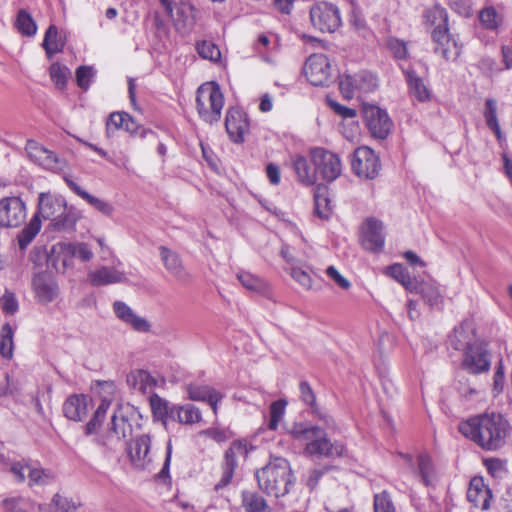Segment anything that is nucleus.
<instances>
[{
    "instance_id": "1",
    "label": "nucleus",
    "mask_w": 512,
    "mask_h": 512,
    "mask_svg": "<svg viewBox=\"0 0 512 512\" xmlns=\"http://www.w3.org/2000/svg\"><path fill=\"white\" fill-rule=\"evenodd\" d=\"M459 432L487 451L502 448L510 433L509 421L498 412H485L459 424Z\"/></svg>"
},
{
    "instance_id": "2",
    "label": "nucleus",
    "mask_w": 512,
    "mask_h": 512,
    "mask_svg": "<svg viewBox=\"0 0 512 512\" xmlns=\"http://www.w3.org/2000/svg\"><path fill=\"white\" fill-rule=\"evenodd\" d=\"M292 437L304 441L305 452L310 456L338 458L344 456L345 445L340 441H332L325 429L307 422L294 423L290 429Z\"/></svg>"
},
{
    "instance_id": "3",
    "label": "nucleus",
    "mask_w": 512,
    "mask_h": 512,
    "mask_svg": "<svg viewBox=\"0 0 512 512\" xmlns=\"http://www.w3.org/2000/svg\"><path fill=\"white\" fill-rule=\"evenodd\" d=\"M259 488L268 496L280 498L287 495L294 485L289 462L277 457L256 472Z\"/></svg>"
},
{
    "instance_id": "4",
    "label": "nucleus",
    "mask_w": 512,
    "mask_h": 512,
    "mask_svg": "<svg viewBox=\"0 0 512 512\" xmlns=\"http://www.w3.org/2000/svg\"><path fill=\"white\" fill-rule=\"evenodd\" d=\"M425 24L433 27L432 39L435 53L445 60L456 59L461 53L457 42L448 33V14L440 5H434L424 13Z\"/></svg>"
},
{
    "instance_id": "5",
    "label": "nucleus",
    "mask_w": 512,
    "mask_h": 512,
    "mask_svg": "<svg viewBox=\"0 0 512 512\" xmlns=\"http://www.w3.org/2000/svg\"><path fill=\"white\" fill-rule=\"evenodd\" d=\"M136 412L132 407H120L111 417V422L106 431L98 434L93 439L94 443L104 449V452H115L123 443V440L132 435Z\"/></svg>"
},
{
    "instance_id": "6",
    "label": "nucleus",
    "mask_w": 512,
    "mask_h": 512,
    "mask_svg": "<svg viewBox=\"0 0 512 512\" xmlns=\"http://www.w3.org/2000/svg\"><path fill=\"white\" fill-rule=\"evenodd\" d=\"M94 253L87 243L83 242H59L52 246L47 263L57 272L64 273L73 265V259L78 258L83 262L90 261Z\"/></svg>"
},
{
    "instance_id": "7",
    "label": "nucleus",
    "mask_w": 512,
    "mask_h": 512,
    "mask_svg": "<svg viewBox=\"0 0 512 512\" xmlns=\"http://www.w3.org/2000/svg\"><path fill=\"white\" fill-rule=\"evenodd\" d=\"M223 105L224 97L218 84H203L197 89L196 109L206 123L220 120Z\"/></svg>"
},
{
    "instance_id": "8",
    "label": "nucleus",
    "mask_w": 512,
    "mask_h": 512,
    "mask_svg": "<svg viewBox=\"0 0 512 512\" xmlns=\"http://www.w3.org/2000/svg\"><path fill=\"white\" fill-rule=\"evenodd\" d=\"M254 449L255 447L246 439L234 440L231 443L230 447L225 451L222 475L219 482L214 486L215 491H219L230 484L239 462L241 460L245 461L249 453Z\"/></svg>"
},
{
    "instance_id": "9",
    "label": "nucleus",
    "mask_w": 512,
    "mask_h": 512,
    "mask_svg": "<svg viewBox=\"0 0 512 512\" xmlns=\"http://www.w3.org/2000/svg\"><path fill=\"white\" fill-rule=\"evenodd\" d=\"M310 21L322 33H333L342 24L339 8L326 1L316 2L311 6Z\"/></svg>"
},
{
    "instance_id": "10",
    "label": "nucleus",
    "mask_w": 512,
    "mask_h": 512,
    "mask_svg": "<svg viewBox=\"0 0 512 512\" xmlns=\"http://www.w3.org/2000/svg\"><path fill=\"white\" fill-rule=\"evenodd\" d=\"M492 355L487 343L475 340L463 353L461 366L468 373L479 375L487 373L491 367Z\"/></svg>"
},
{
    "instance_id": "11",
    "label": "nucleus",
    "mask_w": 512,
    "mask_h": 512,
    "mask_svg": "<svg viewBox=\"0 0 512 512\" xmlns=\"http://www.w3.org/2000/svg\"><path fill=\"white\" fill-rule=\"evenodd\" d=\"M310 156L312 164L323 180L333 182L341 175L342 164L337 154L324 148H313Z\"/></svg>"
},
{
    "instance_id": "12",
    "label": "nucleus",
    "mask_w": 512,
    "mask_h": 512,
    "mask_svg": "<svg viewBox=\"0 0 512 512\" xmlns=\"http://www.w3.org/2000/svg\"><path fill=\"white\" fill-rule=\"evenodd\" d=\"M339 87L346 99L354 97L355 92L369 93L378 87L377 77L366 70L359 71L354 75L345 74L341 77Z\"/></svg>"
},
{
    "instance_id": "13",
    "label": "nucleus",
    "mask_w": 512,
    "mask_h": 512,
    "mask_svg": "<svg viewBox=\"0 0 512 512\" xmlns=\"http://www.w3.org/2000/svg\"><path fill=\"white\" fill-rule=\"evenodd\" d=\"M351 166L358 177L365 179L376 178L381 169L379 157L366 146L359 147L354 151Z\"/></svg>"
},
{
    "instance_id": "14",
    "label": "nucleus",
    "mask_w": 512,
    "mask_h": 512,
    "mask_svg": "<svg viewBox=\"0 0 512 512\" xmlns=\"http://www.w3.org/2000/svg\"><path fill=\"white\" fill-rule=\"evenodd\" d=\"M304 75L314 86H329L332 82L331 64L324 54H312L306 60Z\"/></svg>"
},
{
    "instance_id": "15",
    "label": "nucleus",
    "mask_w": 512,
    "mask_h": 512,
    "mask_svg": "<svg viewBox=\"0 0 512 512\" xmlns=\"http://www.w3.org/2000/svg\"><path fill=\"white\" fill-rule=\"evenodd\" d=\"M27 217L25 202L17 196L5 197L0 200V226L3 228H17Z\"/></svg>"
},
{
    "instance_id": "16",
    "label": "nucleus",
    "mask_w": 512,
    "mask_h": 512,
    "mask_svg": "<svg viewBox=\"0 0 512 512\" xmlns=\"http://www.w3.org/2000/svg\"><path fill=\"white\" fill-rule=\"evenodd\" d=\"M363 118L371 135L377 139H386L390 133L392 121L387 112L375 105L363 107Z\"/></svg>"
},
{
    "instance_id": "17",
    "label": "nucleus",
    "mask_w": 512,
    "mask_h": 512,
    "mask_svg": "<svg viewBox=\"0 0 512 512\" xmlns=\"http://www.w3.org/2000/svg\"><path fill=\"white\" fill-rule=\"evenodd\" d=\"M177 32L185 35L192 31L197 21L198 11L192 3L180 0L172 4V12H167Z\"/></svg>"
},
{
    "instance_id": "18",
    "label": "nucleus",
    "mask_w": 512,
    "mask_h": 512,
    "mask_svg": "<svg viewBox=\"0 0 512 512\" xmlns=\"http://www.w3.org/2000/svg\"><path fill=\"white\" fill-rule=\"evenodd\" d=\"M151 438L149 435H141L128 444V456L132 465L136 469H148L152 463Z\"/></svg>"
},
{
    "instance_id": "19",
    "label": "nucleus",
    "mask_w": 512,
    "mask_h": 512,
    "mask_svg": "<svg viewBox=\"0 0 512 512\" xmlns=\"http://www.w3.org/2000/svg\"><path fill=\"white\" fill-rule=\"evenodd\" d=\"M225 128L231 141L242 143L245 133L249 130L246 113L239 107H231L226 113Z\"/></svg>"
},
{
    "instance_id": "20",
    "label": "nucleus",
    "mask_w": 512,
    "mask_h": 512,
    "mask_svg": "<svg viewBox=\"0 0 512 512\" xmlns=\"http://www.w3.org/2000/svg\"><path fill=\"white\" fill-rule=\"evenodd\" d=\"M28 147L30 149V157L34 158L43 168L56 173H61L66 170L67 162L59 158L54 152L42 146H38L35 142H29Z\"/></svg>"
},
{
    "instance_id": "21",
    "label": "nucleus",
    "mask_w": 512,
    "mask_h": 512,
    "mask_svg": "<svg viewBox=\"0 0 512 512\" xmlns=\"http://www.w3.org/2000/svg\"><path fill=\"white\" fill-rule=\"evenodd\" d=\"M383 224L374 218L366 220L363 226L362 245L365 249L379 252L384 247Z\"/></svg>"
},
{
    "instance_id": "22",
    "label": "nucleus",
    "mask_w": 512,
    "mask_h": 512,
    "mask_svg": "<svg viewBox=\"0 0 512 512\" xmlns=\"http://www.w3.org/2000/svg\"><path fill=\"white\" fill-rule=\"evenodd\" d=\"M403 74L405 76L409 95L412 97V99L421 103L431 101V89L427 86L424 79L421 78L413 68L408 67L403 69Z\"/></svg>"
},
{
    "instance_id": "23",
    "label": "nucleus",
    "mask_w": 512,
    "mask_h": 512,
    "mask_svg": "<svg viewBox=\"0 0 512 512\" xmlns=\"http://www.w3.org/2000/svg\"><path fill=\"white\" fill-rule=\"evenodd\" d=\"M88 280L92 286H106L127 282L126 273L117 266H101L97 270L88 273Z\"/></svg>"
},
{
    "instance_id": "24",
    "label": "nucleus",
    "mask_w": 512,
    "mask_h": 512,
    "mask_svg": "<svg viewBox=\"0 0 512 512\" xmlns=\"http://www.w3.org/2000/svg\"><path fill=\"white\" fill-rule=\"evenodd\" d=\"M113 310L121 321L130 325L135 331L144 333L150 330L149 322L137 315L126 303L115 301L113 303Z\"/></svg>"
},
{
    "instance_id": "25",
    "label": "nucleus",
    "mask_w": 512,
    "mask_h": 512,
    "mask_svg": "<svg viewBox=\"0 0 512 512\" xmlns=\"http://www.w3.org/2000/svg\"><path fill=\"white\" fill-rule=\"evenodd\" d=\"M161 260L167 269L178 281L186 283L190 279L189 273L185 270L179 255L164 246L159 248Z\"/></svg>"
},
{
    "instance_id": "26",
    "label": "nucleus",
    "mask_w": 512,
    "mask_h": 512,
    "mask_svg": "<svg viewBox=\"0 0 512 512\" xmlns=\"http://www.w3.org/2000/svg\"><path fill=\"white\" fill-rule=\"evenodd\" d=\"M491 492L484 484L483 478L474 477L471 479L468 490L467 499L476 508L486 510L489 508Z\"/></svg>"
},
{
    "instance_id": "27",
    "label": "nucleus",
    "mask_w": 512,
    "mask_h": 512,
    "mask_svg": "<svg viewBox=\"0 0 512 512\" xmlns=\"http://www.w3.org/2000/svg\"><path fill=\"white\" fill-rule=\"evenodd\" d=\"M64 416L72 421H82L88 413V397L84 394H73L63 404Z\"/></svg>"
},
{
    "instance_id": "28",
    "label": "nucleus",
    "mask_w": 512,
    "mask_h": 512,
    "mask_svg": "<svg viewBox=\"0 0 512 512\" xmlns=\"http://www.w3.org/2000/svg\"><path fill=\"white\" fill-rule=\"evenodd\" d=\"M66 201L61 196H54L49 193H41L39 196L38 210L35 214L44 219H53L58 213L64 210Z\"/></svg>"
},
{
    "instance_id": "29",
    "label": "nucleus",
    "mask_w": 512,
    "mask_h": 512,
    "mask_svg": "<svg viewBox=\"0 0 512 512\" xmlns=\"http://www.w3.org/2000/svg\"><path fill=\"white\" fill-rule=\"evenodd\" d=\"M292 165L298 181L304 186H312L317 182V168L311 165L307 158L296 155L292 158Z\"/></svg>"
},
{
    "instance_id": "30",
    "label": "nucleus",
    "mask_w": 512,
    "mask_h": 512,
    "mask_svg": "<svg viewBox=\"0 0 512 512\" xmlns=\"http://www.w3.org/2000/svg\"><path fill=\"white\" fill-rule=\"evenodd\" d=\"M65 183L67 186L79 197H81L83 200H85L89 205H91L93 208L98 210L104 215L110 216L113 212V207L106 202L105 200H102L100 198H97L84 189H82L77 183H75L71 178L68 176L63 177Z\"/></svg>"
},
{
    "instance_id": "31",
    "label": "nucleus",
    "mask_w": 512,
    "mask_h": 512,
    "mask_svg": "<svg viewBox=\"0 0 512 512\" xmlns=\"http://www.w3.org/2000/svg\"><path fill=\"white\" fill-rule=\"evenodd\" d=\"M188 395L193 401L209 403L215 414L217 413V404L222 399V395L218 391L205 385H190L188 387Z\"/></svg>"
},
{
    "instance_id": "32",
    "label": "nucleus",
    "mask_w": 512,
    "mask_h": 512,
    "mask_svg": "<svg viewBox=\"0 0 512 512\" xmlns=\"http://www.w3.org/2000/svg\"><path fill=\"white\" fill-rule=\"evenodd\" d=\"M33 287L37 298L43 303L53 301L58 294L57 284L44 275H37L33 278Z\"/></svg>"
},
{
    "instance_id": "33",
    "label": "nucleus",
    "mask_w": 512,
    "mask_h": 512,
    "mask_svg": "<svg viewBox=\"0 0 512 512\" xmlns=\"http://www.w3.org/2000/svg\"><path fill=\"white\" fill-rule=\"evenodd\" d=\"M127 384L142 394L152 391L156 385L155 379L146 370H134L127 375Z\"/></svg>"
},
{
    "instance_id": "34",
    "label": "nucleus",
    "mask_w": 512,
    "mask_h": 512,
    "mask_svg": "<svg viewBox=\"0 0 512 512\" xmlns=\"http://www.w3.org/2000/svg\"><path fill=\"white\" fill-rule=\"evenodd\" d=\"M471 330V323L467 320L463 321L449 336V345L455 350H463L465 352V349L473 344L470 335Z\"/></svg>"
},
{
    "instance_id": "35",
    "label": "nucleus",
    "mask_w": 512,
    "mask_h": 512,
    "mask_svg": "<svg viewBox=\"0 0 512 512\" xmlns=\"http://www.w3.org/2000/svg\"><path fill=\"white\" fill-rule=\"evenodd\" d=\"M28 486H46L55 481L56 475L50 469H45L38 462L31 461V469L29 470Z\"/></svg>"
},
{
    "instance_id": "36",
    "label": "nucleus",
    "mask_w": 512,
    "mask_h": 512,
    "mask_svg": "<svg viewBox=\"0 0 512 512\" xmlns=\"http://www.w3.org/2000/svg\"><path fill=\"white\" fill-rule=\"evenodd\" d=\"M150 406L154 417L161 420L164 425H166L168 420L173 421L174 408L176 405H171L159 395L152 394L150 396Z\"/></svg>"
},
{
    "instance_id": "37",
    "label": "nucleus",
    "mask_w": 512,
    "mask_h": 512,
    "mask_svg": "<svg viewBox=\"0 0 512 512\" xmlns=\"http://www.w3.org/2000/svg\"><path fill=\"white\" fill-rule=\"evenodd\" d=\"M78 220L77 212L72 208L64 205V210L51 219V226L55 231H71L74 229Z\"/></svg>"
},
{
    "instance_id": "38",
    "label": "nucleus",
    "mask_w": 512,
    "mask_h": 512,
    "mask_svg": "<svg viewBox=\"0 0 512 512\" xmlns=\"http://www.w3.org/2000/svg\"><path fill=\"white\" fill-rule=\"evenodd\" d=\"M41 229V219L34 214L29 223L20 231L17 236L19 248L24 251L33 241Z\"/></svg>"
},
{
    "instance_id": "39",
    "label": "nucleus",
    "mask_w": 512,
    "mask_h": 512,
    "mask_svg": "<svg viewBox=\"0 0 512 512\" xmlns=\"http://www.w3.org/2000/svg\"><path fill=\"white\" fill-rule=\"evenodd\" d=\"M387 274L403 285L407 291L414 292L416 289L417 280L410 276L408 270L402 264L395 263L389 266Z\"/></svg>"
},
{
    "instance_id": "40",
    "label": "nucleus",
    "mask_w": 512,
    "mask_h": 512,
    "mask_svg": "<svg viewBox=\"0 0 512 512\" xmlns=\"http://www.w3.org/2000/svg\"><path fill=\"white\" fill-rule=\"evenodd\" d=\"M200 410L192 404L183 406L176 405L174 408L173 421H178L181 424H194L201 421Z\"/></svg>"
},
{
    "instance_id": "41",
    "label": "nucleus",
    "mask_w": 512,
    "mask_h": 512,
    "mask_svg": "<svg viewBox=\"0 0 512 512\" xmlns=\"http://www.w3.org/2000/svg\"><path fill=\"white\" fill-rule=\"evenodd\" d=\"M42 46L48 58H52L54 54L62 52L64 42L58 37V29L55 25H50L46 30Z\"/></svg>"
},
{
    "instance_id": "42",
    "label": "nucleus",
    "mask_w": 512,
    "mask_h": 512,
    "mask_svg": "<svg viewBox=\"0 0 512 512\" xmlns=\"http://www.w3.org/2000/svg\"><path fill=\"white\" fill-rule=\"evenodd\" d=\"M413 293L420 294L431 307L437 306L441 302V294L435 283L417 281L416 289Z\"/></svg>"
},
{
    "instance_id": "43",
    "label": "nucleus",
    "mask_w": 512,
    "mask_h": 512,
    "mask_svg": "<svg viewBox=\"0 0 512 512\" xmlns=\"http://www.w3.org/2000/svg\"><path fill=\"white\" fill-rule=\"evenodd\" d=\"M242 503L246 512H270L266 500L256 492H243Z\"/></svg>"
},
{
    "instance_id": "44",
    "label": "nucleus",
    "mask_w": 512,
    "mask_h": 512,
    "mask_svg": "<svg viewBox=\"0 0 512 512\" xmlns=\"http://www.w3.org/2000/svg\"><path fill=\"white\" fill-rule=\"evenodd\" d=\"M109 407L110 402L107 401L106 399H103L99 406L97 407L96 411L94 412L90 421L85 425L86 435L96 434L97 436L99 434L97 432L98 428L102 425L103 421L105 420Z\"/></svg>"
},
{
    "instance_id": "45",
    "label": "nucleus",
    "mask_w": 512,
    "mask_h": 512,
    "mask_svg": "<svg viewBox=\"0 0 512 512\" xmlns=\"http://www.w3.org/2000/svg\"><path fill=\"white\" fill-rule=\"evenodd\" d=\"M15 26L17 30L24 36H34L37 32V25L30 13L25 9L18 11Z\"/></svg>"
},
{
    "instance_id": "46",
    "label": "nucleus",
    "mask_w": 512,
    "mask_h": 512,
    "mask_svg": "<svg viewBox=\"0 0 512 512\" xmlns=\"http://www.w3.org/2000/svg\"><path fill=\"white\" fill-rule=\"evenodd\" d=\"M325 190L326 188L318 187L317 191L314 194V213L319 218L327 220L331 215L332 209L330 205V199L327 197Z\"/></svg>"
},
{
    "instance_id": "47",
    "label": "nucleus",
    "mask_w": 512,
    "mask_h": 512,
    "mask_svg": "<svg viewBox=\"0 0 512 512\" xmlns=\"http://www.w3.org/2000/svg\"><path fill=\"white\" fill-rule=\"evenodd\" d=\"M13 333L10 324L6 323L2 326L0 332V355L5 359H11L13 356Z\"/></svg>"
},
{
    "instance_id": "48",
    "label": "nucleus",
    "mask_w": 512,
    "mask_h": 512,
    "mask_svg": "<svg viewBox=\"0 0 512 512\" xmlns=\"http://www.w3.org/2000/svg\"><path fill=\"white\" fill-rule=\"evenodd\" d=\"M30 459H22L20 461H13L8 464V471L12 474L13 479L17 483H28L29 470L31 469Z\"/></svg>"
},
{
    "instance_id": "49",
    "label": "nucleus",
    "mask_w": 512,
    "mask_h": 512,
    "mask_svg": "<svg viewBox=\"0 0 512 512\" xmlns=\"http://www.w3.org/2000/svg\"><path fill=\"white\" fill-rule=\"evenodd\" d=\"M484 117L487 126L495 133L496 137L500 139L502 133L497 119V103L494 99L486 100Z\"/></svg>"
},
{
    "instance_id": "50",
    "label": "nucleus",
    "mask_w": 512,
    "mask_h": 512,
    "mask_svg": "<svg viewBox=\"0 0 512 512\" xmlns=\"http://www.w3.org/2000/svg\"><path fill=\"white\" fill-rule=\"evenodd\" d=\"M237 279L243 287L253 292H262L266 289V283L259 277L246 272L240 271L237 273Z\"/></svg>"
},
{
    "instance_id": "51",
    "label": "nucleus",
    "mask_w": 512,
    "mask_h": 512,
    "mask_svg": "<svg viewBox=\"0 0 512 512\" xmlns=\"http://www.w3.org/2000/svg\"><path fill=\"white\" fill-rule=\"evenodd\" d=\"M417 464L422 482L425 486L431 485L434 479V469L430 457L427 455H419Z\"/></svg>"
},
{
    "instance_id": "52",
    "label": "nucleus",
    "mask_w": 512,
    "mask_h": 512,
    "mask_svg": "<svg viewBox=\"0 0 512 512\" xmlns=\"http://www.w3.org/2000/svg\"><path fill=\"white\" fill-rule=\"evenodd\" d=\"M50 78L59 89H64L67 84L70 70L59 63H53L49 69Z\"/></svg>"
},
{
    "instance_id": "53",
    "label": "nucleus",
    "mask_w": 512,
    "mask_h": 512,
    "mask_svg": "<svg viewBox=\"0 0 512 512\" xmlns=\"http://www.w3.org/2000/svg\"><path fill=\"white\" fill-rule=\"evenodd\" d=\"M479 20L482 26L489 30H496L501 23V18L493 7L482 9L479 13Z\"/></svg>"
},
{
    "instance_id": "54",
    "label": "nucleus",
    "mask_w": 512,
    "mask_h": 512,
    "mask_svg": "<svg viewBox=\"0 0 512 512\" xmlns=\"http://www.w3.org/2000/svg\"><path fill=\"white\" fill-rule=\"evenodd\" d=\"M286 405H287V402L285 400H277V401H274L271 405H270V418H269V421H268V424H267V427L269 430H276L277 427H278V424L280 422V420L282 419L284 413H285V408H286Z\"/></svg>"
},
{
    "instance_id": "55",
    "label": "nucleus",
    "mask_w": 512,
    "mask_h": 512,
    "mask_svg": "<svg viewBox=\"0 0 512 512\" xmlns=\"http://www.w3.org/2000/svg\"><path fill=\"white\" fill-rule=\"evenodd\" d=\"M95 75L96 71L92 66H79L76 69L77 85L84 91L88 90Z\"/></svg>"
},
{
    "instance_id": "56",
    "label": "nucleus",
    "mask_w": 512,
    "mask_h": 512,
    "mask_svg": "<svg viewBox=\"0 0 512 512\" xmlns=\"http://www.w3.org/2000/svg\"><path fill=\"white\" fill-rule=\"evenodd\" d=\"M374 512H396L388 492L382 491L374 495Z\"/></svg>"
},
{
    "instance_id": "57",
    "label": "nucleus",
    "mask_w": 512,
    "mask_h": 512,
    "mask_svg": "<svg viewBox=\"0 0 512 512\" xmlns=\"http://www.w3.org/2000/svg\"><path fill=\"white\" fill-rule=\"evenodd\" d=\"M196 49L200 57L203 59L217 61L221 56L219 48L214 43L209 41L198 42Z\"/></svg>"
},
{
    "instance_id": "58",
    "label": "nucleus",
    "mask_w": 512,
    "mask_h": 512,
    "mask_svg": "<svg viewBox=\"0 0 512 512\" xmlns=\"http://www.w3.org/2000/svg\"><path fill=\"white\" fill-rule=\"evenodd\" d=\"M51 507L53 508V512H75L77 509V505L74 501L59 493L53 496Z\"/></svg>"
},
{
    "instance_id": "59",
    "label": "nucleus",
    "mask_w": 512,
    "mask_h": 512,
    "mask_svg": "<svg viewBox=\"0 0 512 512\" xmlns=\"http://www.w3.org/2000/svg\"><path fill=\"white\" fill-rule=\"evenodd\" d=\"M387 47L396 59L404 60L408 57L407 45L402 40L390 38L387 41Z\"/></svg>"
},
{
    "instance_id": "60",
    "label": "nucleus",
    "mask_w": 512,
    "mask_h": 512,
    "mask_svg": "<svg viewBox=\"0 0 512 512\" xmlns=\"http://www.w3.org/2000/svg\"><path fill=\"white\" fill-rule=\"evenodd\" d=\"M0 307L2 311L7 315H13L18 311V301L15 295L6 290L3 296L0 298Z\"/></svg>"
},
{
    "instance_id": "61",
    "label": "nucleus",
    "mask_w": 512,
    "mask_h": 512,
    "mask_svg": "<svg viewBox=\"0 0 512 512\" xmlns=\"http://www.w3.org/2000/svg\"><path fill=\"white\" fill-rule=\"evenodd\" d=\"M299 389L302 401L313 409V413H317L316 397L309 383L300 382Z\"/></svg>"
},
{
    "instance_id": "62",
    "label": "nucleus",
    "mask_w": 512,
    "mask_h": 512,
    "mask_svg": "<svg viewBox=\"0 0 512 512\" xmlns=\"http://www.w3.org/2000/svg\"><path fill=\"white\" fill-rule=\"evenodd\" d=\"M124 112H113L106 121V132L108 135L115 130L122 129L124 122Z\"/></svg>"
},
{
    "instance_id": "63",
    "label": "nucleus",
    "mask_w": 512,
    "mask_h": 512,
    "mask_svg": "<svg viewBox=\"0 0 512 512\" xmlns=\"http://www.w3.org/2000/svg\"><path fill=\"white\" fill-rule=\"evenodd\" d=\"M291 277L307 290L312 287L311 276L307 271L299 267H294L291 269Z\"/></svg>"
},
{
    "instance_id": "64",
    "label": "nucleus",
    "mask_w": 512,
    "mask_h": 512,
    "mask_svg": "<svg viewBox=\"0 0 512 512\" xmlns=\"http://www.w3.org/2000/svg\"><path fill=\"white\" fill-rule=\"evenodd\" d=\"M329 106L333 109V111L340 115L341 117L347 119V118H354L357 115V112L355 109L343 106L335 101L330 100Z\"/></svg>"
}]
</instances>
